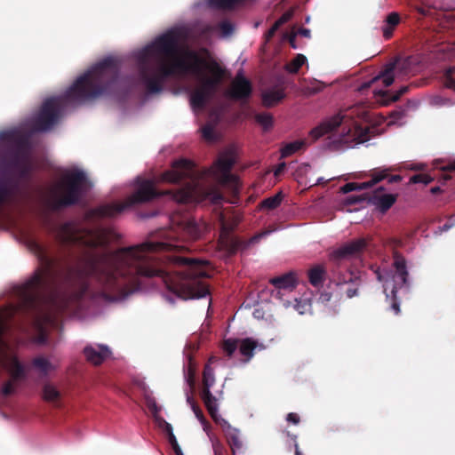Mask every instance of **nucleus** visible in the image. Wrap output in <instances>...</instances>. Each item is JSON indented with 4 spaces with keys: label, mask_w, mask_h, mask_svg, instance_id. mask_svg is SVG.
<instances>
[{
    "label": "nucleus",
    "mask_w": 455,
    "mask_h": 455,
    "mask_svg": "<svg viewBox=\"0 0 455 455\" xmlns=\"http://www.w3.org/2000/svg\"><path fill=\"white\" fill-rule=\"evenodd\" d=\"M131 59L134 65V74L131 76H121V60L108 56L78 76L63 95L46 99L34 119V130H51L59 122L67 104L81 105L105 96L123 99L139 88L142 84V48L134 51Z\"/></svg>",
    "instance_id": "nucleus-1"
},
{
    "label": "nucleus",
    "mask_w": 455,
    "mask_h": 455,
    "mask_svg": "<svg viewBox=\"0 0 455 455\" xmlns=\"http://www.w3.org/2000/svg\"><path fill=\"white\" fill-rule=\"evenodd\" d=\"M78 274L94 279L108 301L124 299L139 291L142 279V243L101 253H88Z\"/></svg>",
    "instance_id": "nucleus-2"
},
{
    "label": "nucleus",
    "mask_w": 455,
    "mask_h": 455,
    "mask_svg": "<svg viewBox=\"0 0 455 455\" xmlns=\"http://www.w3.org/2000/svg\"><path fill=\"white\" fill-rule=\"evenodd\" d=\"M235 164V152L228 148L221 152L212 165L196 174L195 164L185 158L176 160L173 170L164 174V179L171 183H180L188 179L184 187L179 189V196L172 199H225L219 187L222 186L236 196L240 189L238 177L231 173Z\"/></svg>",
    "instance_id": "nucleus-3"
},
{
    "label": "nucleus",
    "mask_w": 455,
    "mask_h": 455,
    "mask_svg": "<svg viewBox=\"0 0 455 455\" xmlns=\"http://www.w3.org/2000/svg\"><path fill=\"white\" fill-rule=\"evenodd\" d=\"M40 265L21 288V305L25 311L39 315L52 302L61 284L69 283L74 274L70 267H61L45 254Z\"/></svg>",
    "instance_id": "nucleus-4"
},
{
    "label": "nucleus",
    "mask_w": 455,
    "mask_h": 455,
    "mask_svg": "<svg viewBox=\"0 0 455 455\" xmlns=\"http://www.w3.org/2000/svg\"><path fill=\"white\" fill-rule=\"evenodd\" d=\"M124 204H104L97 208L90 209L84 213V222L92 223L88 227L76 221L70 220L61 224L57 229V238L63 244H77L87 248L95 249L101 247L106 249L113 238V232L100 225L94 223L105 217H114L121 213L124 209L134 206L142 201H124Z\"/></svg>",
    "instance_id": "nucleus-5"
},
{
    "label": "nucleus",
    "mask_w": 455,
    "mask_h": 455,
    "mask_svg": "<svg viewBox=\"0 0 455 455\" xmlns=\"http://www.w3.org/2000/svg\"><path fill=\"white\" fill-rule=\"evenodd\" d=\"M182 56L188 60L176 61L163 68L164 76H181L191 74L201 81V85L190 96V104L194 110H202L215 94L224 75L221 66L215 60L202 57L197 52L182 49Z\"/></svg>",
    "instance_id": "nucleus-6"
},
{
    "label": "nucleus",
    "mask_w": 455,
    "mask_h": 455,
    "mask_svg": "<svg viewBox=\"0 0 455 455\" xmlns=\"http://www.w3.org/2000/svg\"><path fill=\"white\" fill-rule=\"evenodd\" d=\"M180 34L176 29H172L158 36L154 42V48L159 56L157 74L149 77L146 70V57L148 48L144 47V101L148 94L160 92L163 90L164 82L172 76H164L163 68L165 65H172L176 61L182 60V50L180 47Z\"/></svg>",
    "instance_id": "nucleus-7"
},
{
    "label": "nucleus",
    "mask_w": 455,
    "mask_h": 455,
    "mask_svg": "<svg viewBox=\"0 0 455 455\" xmlns=\"http://www.w3.org/2000/svg\"><path fill=\"white\" fill-rule=\"evenodd\" d=\"M395 167H378L371 171V180L364 182H348L339 188L341 194L353 191H365L360 195L350 196L346 199H397L392 186L402 181L399 174H392Z\"/></svg>",
    "instance_id": "nucleus-8"
},
{
    "label": "nucleus",
    "mask_w": 455,
    "mask_h": 455,
    "mask_svg": "<svg viewBox=\"0 0 455 455\" xmlns=\"http://www.w3.org/2000/svg\"><path fill=\"white\" fill-rule=\"evenodd\" d=\"M207 274L198 263H191L185 274H170L162 270H151L144 266V276H159L166 288L183 299L204 297L208 290L197 280Z\"/></svg>",
    "instance_id": "nucleus-9"
},
{
    "label": "nucleus",
    "mask_w": 455,
    "mask_h": 455,
    "mask_svg": "<svg viewBox=\"0 0 455 455\" xmlns=\"http://www.w3.org/2000/svg\"><path fill=\"white\" fill-rule=\"evenodd\" d=\"M94 183L81 168L70 167L61 171L51 184V199H84L91 196Z\"/></svg>",
    "instance_id": "nucleus-10"
},
{
    "label": "nucleus",
    "mask_w": 455,
    "mask_h": 455,
    "mask_svg": "<svg viewBox=\"0 0 455 455\" xmlns=\"http://www.w3.org/2000/svg\"><path fill=\"white\" fill-rule=\"evenodd\" d=\"M359 118L366 120L368 117V112L362 105H355L344 111V113H339L327 120L321 123L318 126L315 127L310 131V137L315 141L322 136L332 132L334 129L339 127L346 119Z\"/></svg>",
    "instance_id": "nucleus-11"
},
{
    "label": "nucleus",
    "mask_w": 455,
    "mask_h": 455,
    "mask_svg": "<svg viewBox=\"0 0 455 455\" xmlns=\"http://www.w3.org/2000/svg\"><path fill=\"white\" fill-rule=\"evenodd\" d=\"M238 216L233 218L230 221L225 215H221L220 223L221 230L219 238V250L223 251L226 255L235 253L240 246V243L231 235V231L235 225L239 222Z\"/></svg>",
    "instance_id": "nucleus-12"
},
{
    "label": "nucleus",
    "mask_w": 455,
    "mask_h": 455,
    "mask_svg": "<svg viewBox=\"0 0 455 455\" xmlns=\"http://www.w3.org/2000/svg\"><path fill=\"white\" fill-rule=\"evenodd\" d=\"M0 140L16 142V149L12 153L9 165L13 169H18L28 161V142L25 139L18 136L15 131H5L0 133Z\"/></svg>",
    "instance_id": "nucleus-13"
},
{
    "label": "nucleus",
    "mask_w": 455,
    "mask_h": 455,
    "mask_svg": "<svg viewBox=\"0 0 455 455\" xmlns=\"http://www.w3.org/2000/svg\"><path fill=\"white\" fill-rule=\"evenodd\" d=\"M394 266L395 268V274H387L384 276L379 275V279L383 280L385 291L390 288L392 295L395 297L397 288L406 283L408 272L405 261L402 258H395Z\"/></svg>",
    "instance_id": "nucleus-14"
},
{
    "label": "nucleus",
    "mask_w": 455,
    "mask_h": 455,
    "mask_svg": "<svg viewBox=\"0 0 455 455\" xmlns=\"http://www.w3.org/2000/svg\"><path fill=\"white\" fill-rule=\"evenodd\" d=\"M37 216L42 223L50 226L55 213L75 204L78 201H39Z\"/></svg>",
    "instance_id": "nucleus-15"
},
{
    "label": "nucleus",
    "mask_w": 455,
    "mask_h": 455,
    "mask_svg": "<svg viewBox=\"0 0 455 455\" xmlns=\"http://www.w3.org/2000/svg\"><path fill=\"white\" fill-rule=\"evenodd\" d=\"M252 92L251 82L242 74H237L232 81L230 88L227 91L226 95L234 100H247Z\"/></svg>",
    "instance_id": "nucleus-16"
},
{
    "label": "nucleus",
    "mask_w": 455,
    "mask_h": 455,
    "mask_svg": "<svg viewBox=\"0 0 455 455\" xmlns=\"http://www.w3.org/2000/svg\"><path fill=\"white\" fill-rule=\"evenodd\" d=\"M366 246V240L359 238L349 243H347L340 247L334 249L330 253L331 260H340L348 259L360 253Z\"/></svg>",
    "instance_id": "nucleus-17"
},
{
    "label": "nucleus",
    "mask_w": 455,
    "mask_h": 455,
    "mask_svg": "<svg viewBox=\"0 0 455 455\" xmlns=\"http://www.w3.org/2000/svg\"><path fill=\"white\" fill-rule=\"evenodd\" d=\"M146 403L149 410L152 411V414L158 426L163 427L168 433L169 441L172 443L173 449L176 451V452H179L180 449L178 445L177 439L172 432V426L168 422H166L162 417L159 416L161 408L157 406L156 401L153 398H147Z\"/></svg>",
    "instance_id": "nucleus-18"
},
{
    "label": "nucleus",
    "mask_w": 455,
    "mask_h": 455,
    "mask_svg": "<svg viewBox=\"0 0 455 455\" xmlns=\"http://www.w3.org/2000/svg\"><path fill=\"white\" fill-rule=\"evenodd\" d=\"M84 354L90 363L95 365H100L106 358L109 356L110 351L107 347L103 346H101L99 349H96L92 347H86L84 349Z\"/></svg>",
    "instance_id": "nucleus-19"
},
{
    "label": "nucleus",
    "mask_w": 455,
    "mask_h": 455,
    "mask_svg": "<svg viewBox=\"0 0 455 455\" xmlns=\"http://www.w3.org/2000/svg\"><path fill=\"white\" fill-rule=\"evenodd\" d=\"M409 91V86H402L398 91L393 92L391 91H379L376 92L378 101L383 105L387 106L392 102L397 101L403 94Z\"/></svg>",
    "instance_id": "nucleus-20"
},
{
    "label": "nucleus",
    "mask_w": 455,
    "mask_h": 455,
    "mask_svg": "<svg viewBox=\"0 0 455 455\" xmlns=\"http://www.w3.org/2000/svg\"><path fill=\"white\" fill-rule=\"evenodd\" d=\"M270 282L277 288L276 296L278 297L281 295L282 290L291 291L295 286V277L292 274L273 278Z\"/></svg>",
    "instance_id": "nucleus-21"
},
{
    "label": "nucleus",
    "mask_w": 455,
    "mask_h": 455,
    "mask_svg": "<svg viewBox=\"0 0 455 455\" xmlns=\"http://www.w3.org/2000/svg\"><path fill=\"white\" fill-rule=\"evenodd\" d=\"M439 169L444 172L443 176L439 179L438 186L431 188L430 191L432 194H436L439 191L443 190L442 188L447 184L448 181L451 180V175L449 174L451 172H455V159L451 161L445 165L439 166Z\"/></svg>",
    "instance_id": "nucleus-22"
},
{
    "label": "nucleus",
    "mask_w": 455,
    "mask_h": 455,
    "mask_svg": "<svg viewBox=\"0 0 455 455\" xmlns=\"http://www.w3.org/2000/svg\"><path fill=\"white\" fill-rule=\"evenodd\" d=\"M284 98V92L282 89H271L262 93L263 105L270 108L277 104Z\"/></svg>",
    "instance_id": "nucleus-23"
},
{
    "label": "nucleus",
    "mask_w": 455,
    "mask_h": 455,
    "mask_svg": "<svg viewBox=\"0 0 455 455\" xmlns=\"http://www.w3.org/2000/svg\"><path fill=\"white\" fill-rule=\"evenodd\" d=\"M398 65V60L393 63H388L387 65H386L384 70H382L380 74L377 77H375L371 83H372L374 80L381 79L383 84L386 87L390 86L395 80L394 71L395 70Z\"/></svg>",
    "instance_id": "nucleus-24"
},
{
    "label": "nucleus",
    "mask_w": 455,
    "mask_h": 455,
    "mask_svg": "<svg viewBox=\"0 0 455 455\" xmlns=\"http://www.w3.org/2000/svg\"><path fill=\"white\" fill-rule=\"evenodd\" d=\"M258 346V342L251 338L239 339V351L242 355L245 356L246 362L253 356V351Z\"/></svg>",
    "instance_id": "nucleus-25"
},
{
    "label": "nucleus",
    "mask_w": 455,
    "mask_h": 455,
    "mask_svg": "<svg viewBox=\"0 0 455 455\" xmlns=\"http://www.w3.org/2000/svg\"><path fill=\"white\" fill-rule=\"evenodd\" d=\"M386 25L382 28L383 36L386 39L391 38L394 29L400 23V15L397 12H391L386 18Z\"/></svg>",
    "instance_id": "nucleus-26"
},
{
    "label": "nucleus",
    "mask_w": 455,
    "mask_h": 455,
    "mask_svg": "<svg viewBox=\"0 0 455 455\" xmlns=\"http://www.w3.org/2000/svg\"><path fill=\"white\" fill-rule=\"evenodd\" d=\"M325 275V269L323 266H315L308 271L309 282L315 287H319L323 284Z\"/></svg>",
    "instance_id": "nucleus-27"
},
{
    "label": "nucleus",
    "mask_w": 455,
    "mask_h": 455,
    "mask_svg": "<svg viewBox=\"0 0 455 455\" xmlns=\"http://www.w3.org/2000/svg\"><path fill=\"white\" fill-rule=\"evenodd\" d=\"M305 144L306 142L304 140H295L285 144L281 149V156L288 157L293 155L294 153L300 150L305 146Z\"/></svg>",
    "instance_id": "nucleus-28"
},
{
    "label": "nucleus",
    "mask_w": 455,
    "mask_h": 455,
    "mask_svg": "<svg viewBox=\"0 0 455 455\" xmlns=\"http://www.w3.org/2000/svg\"><path fill=\"white\" fill-rule=\"evenodd\" d=\"M60 397V391L52 384H45L43 387V398L46 402L54 403Z\"/></svg>",
    "instance_id": "nucleus-29"
},
{
    "label": "nucleus",
    "mask_w": 455,
    "mask_h": 455,
    "mask_svg": "<svg viewBox=\"0 0 455 455\" xmlns=\"http://www.w3.org/2000/svg\"><path fill=\"white\" fill-rule=\"evenodd\" d=\"M244 1L245 0H209V4L217 9L231 10Z\"/></svg>",
    "instance_id": "nucleus-30"
},
{
    "label": "nucleus",
    "mask_w": 455,
    "mask_h": 455,
    "mask_svg": "<svg viewBox=\"0 0 455 455\" xmlns=\"http://www.w3.org/2000/svg\"><path fill=\"white\" fill-rule=\"evenodd\" d=\"M33 366L36 368L41 373L46 375L51 370L53 369L52 363L44 357L38 356L34 358Z\"/></svg>",
    "instance_id": "nucleus-31"
},
{
    "label": "nucleus",
    "mask_w": 455,
    "mask_h": 455,
    "mask_svg": "<svg viewBox=\"0 0 455 455\" xmlns=\"http://www.w3.org/2000/svg\"><path fill=\"white\" fill-rule=\"evenodd\" d=\"M203 399L204 401L205 406L208 409L209 413L215 420H217L218 409L214 396L212 395L211 392L207 391L206 394H203Z\"/></svg>",
    "instance_id": "nucleus-32"
},
{
    "label": "nucleus",
    "mask_w": 455,
    "mask_h": 455,
    "mask_svg": "<svg viewBox=\"0 0 455 455\" xmlns=\"http://www.w3.org/2000/svg\"><path fill=\"white\" fill-rule=\"evenodd\" d=\"M184 231L188 233V235L192 238H197L199 235V228L196 224L194 220L186 218L183 220L182 223H180Z\"/></svg>",
    "instance_id": "nucleus-33"
},
{
    "label": "nucleus",
    "mask_w": 455,
    "mask_h": 455,
    "mask_svg": "<svg viewBox=\"0 0 455 455\" xmlns=\"http://www.w3.org/2000/svg\"><path fill=\"white\" fill-rule=\"evenodd\" d=\"M306 61L307 58L303 54H297L296 57L287 64L286 69L291 74H296Z\"/></svg>",
    "instance_id": "nucleus-34"
},
{
    "label": "nucleus",
    "mask_w": 455,
    "mask_h": 455,
    "mask_svg": "<svg viewBox=\"0 0 455 455\" xmlns=\"http://www.w3.org/2000/svg\"><path fill=\"white\" fill-rule=\"evenodd\" d=\"M215 377L213 373V370L210 366H206L204 372V392L203 394H206L207 391H210V388L214 385Z\"/></svg>",
    "instance_id": "nucleus-35"
},
{
    "label": "nucleus",
    "mask_w": 455,
    "mask_h": 455,
    "mask_svg": "<svg viewBox=\"0 0 455 455\" xmlns=\"http://www.w3.org/2000/svg\"><path fill=\"white\" fill-rule=\"evenodd\" d=\"M443 84L448 89L455 92V67L448 68L443 75Z\"/></svg>",
    "instance_id": "nucleus-36"
},
{
    "label": "nucleus",
    "mask_w": 455,
    "mask_h": 455,
    "mask_svg": "<svg viewBox=\"0 0 455 455\" xmlns=\"http://www.w3.org/2000/svg\"><path fill=\"white\" fill-rule=\"evenodd\" d=\"M255 120L264 130H268L273 126V116L269 113H259L255 116Z\"/></svg>",
    "instance_id": "nucleus-37"
},
{
    "label": "nucleus",
    "mask_w": 455,
    "mask_h": 455,
    "mask_svg": "<svg viewBox=\"0 0 455 455\" xmlns=\"http://www.w3.org/2000/svg\"><path fill=\"white\" fill-rule=\"evenodd\" d=\"M144 199H154V196H160V195H165L168 194V191L165 192H157L156 191L153 187L152 183L149 180H147L144 178Z\"/></svg>",
    "instance_id": "nucleus-38"
},
{
    "label": "nucleus",
    "mask_w": 455,
    "mask_h": 455,
    "mask_svg": "<svg viewBox=\"0 0 455 455\" xmlns=\"http://www.w3.org/2000/svg\"><path fill=\"white\" fill-rule=\"evenodd\" d=\"M200 132L202 133L203 139L205 140L206 141L212 142L216 140L214 125H212V124H204L200 129Z\"/></svg>",
    "instance_id": "nucleus-39"
},
{
    "label": "nucleus",
    "mask_w": 455,
    "mask_h": 455,
    "mask_svg": "<svg viewBox=\"0 0 455 455\" xmlns=\"http://www.w3.org/2000/svg\"><path fill=\"white\" fill-rule=\"evenodd\" d=\"M394 201H367L374 210L383 214L391 208Z\"/></svg>",
    "instance_id": "nucleus-40"
},
{
    "label": "nucleus",
    "mask_w": 455,
    "mask_h": 455,
    "mask_svg": "<svg viewBox=\"0 0 455 455\" xmlns=\"http://www.w3.org/2000/svg\"><path fill=\"white\" fill-rule=\"evenodd\" d=\"M433 179L427 173H417L410 177L409 183L411 184H429Z\"/></svg>",
    "instance_id": "nucleus-41"
},
{
    "label": "nucleus",
    "mask_w": 455,
    "mask_h": 455,
    "mask_svg": "<svg viewBox=\"0 0 455 455\" xmlns=\"http://www.w3.org/2000/svg\"><path fill=\"white\" fill-rule=\"evenodd\" d=\"M239 347V339H226L223 342V350L228 355L232 356L236 348Z\"/></svg>",
    "instance_id": "nucleus-42"
},
{
    "label": "nucleus",
    "mask_w": 455,
    "mask_h": 455,
    "mask_svg": "<svg viewBox=\"0 0 455 455\" xmlns=\"http://www.w3.org/2000/svg\"><path fill=\"white\" fill-rule=\"evenodd\" d=\"M124 199H142V176H137L135 180L134 193L132 196L125 197Z\"/></svg>",
    "instance_id": "nucleus-43"
},
{
    "label": "nucleus",
    "mask_w": 455,
    "mask_h": 455,
    "mask_svg": "<svg viewBox=\"0 0 455 455\" xmlns=\"http://www.w3.org/2000/svg\"><path fill=\"white\" fill-rule=\"evenodd\" d=\"M11 201H0V223L10 220L11 212L7 203Z\"/></svg>",
    "instance_id": "nucleus-44"
},
{
    "label": "nucleus",
    "mask_w": 455,
    "mask_h": 455,
    "mask_svg": "<svg viewBox=\"0 0 455 455\" xmlns=\"http://www.w3.org/2000/svg\"><path fill=\"white\" fill-rule=\"evenodd\" d=\"M218 28L223 36H229L234 30L233 24L228 20L220 21L218 25Z\"/></svg>",
    "instance_id": "nucleus-45"
},
{
    "label": "nucleus",
    "mask_w": 455,
    "mask_h": 455,
    "mask_svg": "<svg viewBox=\"0 0 455 455\" xmlns=\"http://www.w3.org/2000/svg\"><path fill=\"white\" fill-rule=\"evenodd\" d=\"M15 170L19 172L21 178L28 176L31 171L29 161H28L26 164H22L20 167Z\"/></svg>",
    "instance_id": "nucleus-46"
},
{
    "label": "nucleus",
    "mask_w": 455,
    "mask_h": 455,
    "mask_svg": "<svg viewBox=\"0 0 455 455\" xmlns=\"http://www.w3.org/2000/svg\"><path fill=\"white\" fill-rule=\"evenodd\" d=\"M280 201H262L260 209L273 210L279 206Z\"/></svg>",
    "instance_id": "nucleus-47"
},
{
    "label": "nucleus",
    "mask_w": 455,
    "mask_h": 455,
    "mask_svg": "<svg viewBox=\"0 0 455 455\" xmlns=\"http://www.w3.org/2000/svg\"><path fill=\"white\" fill-rule=\"evenodd\" d=\"M294 307L296 308V310L299 313V314H304L306 313L307 311H308L310 309V305L305 301V302H297L295 305H294Z\"/></svg>",
    "instance_id": "nucleus-48"
},
{
    "label": "nucleus",
    "mask_w": 455,
    "mask_h": 455,
    "mask_svg": "<svg viewBox=\"0 0 455 455\" xmlns=\"http://www.w3.org/2000/svg\"><path fill=\"white\" fill-rule=\"evenodd\" d=\"M192 410H193L196 417L201 421V423L204 424L205 419H204V414H203L202 411L199 409V407L197 405H193Z\"/></svg>",
    "instance_id": "nucleus-49"
},
{
    "label": "nucleus",
    "mask_w": 455,
    "mask_h": 455,
    "mask_svg": "<svg viewBox=\"0 0 455 455\" xmlns=\"http://www.w3.org/2000/svg\"><path fill=\"white\" fill-rule=\"evenodd\" d=\"M332 280L334 283H336V284H341V283H347V282L351 281L352 278L351 277L347 278V277L341 276L339 275L338 276H336V274L334 273L333 276H332Z\"/></svg>",
    "instance_id": "nucleus-50"
},
{
    "label": "nucleus",
    "mask_w": 455,
    "mask_h": 455,
    "mask_svg": "<svg viewBox=\"0 0 455 455\" xmlns=\"http://www.w3.org/2000/svg\"><path fill=\"white\" fill-rule=\"evenodd\" d=\"M187 383L189 386L190 391L193 392L195 388L194 371H188V376L187 378Z\"/></svg>",
    "instance_id": "nucleus-51"
},
{
    "label": "nucleus",
    "mask_w": 455,
    "mask_h": 455,
    "mask_svg": "<svg viewBox=\"0 0 455 455\" xmlns=\"http://www.w3.org/2000/svg\"><path fill=\"white\" fill-rule=\"evenodd\" d=\"M279 28H280V26L276 22H275L273 24V26L267 30V32L266 34V37L267 39L272 38Z\"/></svg>",
    "instance_id": "nucleus-52"
},
{
    "label": "nucleus",
    "mask_w": 455,
    "mask_h": 455,
    "mask_svg": "<svg viewBox=\"0 0 455 455\" xmlns=\"http://www.w3.org/2000/svg\"><path fill=\"white\" fill-rule=\"evenodd\" d=\"M285 169H286V164H285L284 163H281V164H279L275 167V171H274V175H275V177H276V178H277V177H279L281 174H283V172L285 171Z\"/></svg>",
    "instance_id": "nucleus-53"
},
{
    "label": "nucleus",
    "mask_w": 455,
    "mask_h": 455,
    "mask_svg": "<svg viewBox=\"0 0 455 455\" xmlns=\"http://www.w3.org/2000/svg\"><path fill=\"white\" fill-rule=\"evenodd\" d=\"M291 18V13L289 12H285L283 13L275 22L279 25V26H282L283 24H284L285 22H287Z\"/></svg>",
    "instance_id": "nucleus-54"
},
{
    "label": "nucleus",
    "mask_w": 455,
    "mask_h": 455,
    "mask_svg": "<svg viewBox=\"0 0 455 455\" xmlns=\"http://www.w3.org/2000/svg\"><path fill=\"white\" fill-rule=\"evenodd\" d=\"M287 421L292 422L293 424H298L299 421V418L296 413H289L287 415Z\"/></svg>",
    "instance_id": "nucleus-55"
},
{
    "label": "nucleus",
    "mask_w": 455,
    "mask_h": 455,
    "mask_svg": "<svg viewBox=\"0 0 455 455\" xmlns=\"http://www.w3.org/2000/svg\"><path fill=\"white\" fill-rule=\"evenodd\" d=\"M288 41H289V44H290L291 48H293V49L297 48V45H296V34L295 33H292V34H291L289 36Z\"/></svg>",
    "instance_id": "nucleus-56"
},
{
    "label": "nucleus",
    "mask_w": 455,
    "mask_h": 455,
    "mask_svg": "<svg viewBox=\"0 0 455 455\" xmlns=\"http://www.w3.org/2000/svg\"><path fill=\"white\" fill-rule=\"evenodd\" d=\"M7 188L4 184H0V199H8L6 197Z\"/></svg>",
    "instance_id": "nucleus-57"
},
{
    "label": "nucleus",
    "mask_w": 455,
    "mask_h": 455,
    "mask_svg": "<svg viewBox=\"0 0 455 455\" xmlns=\"http://www.w3.org/2000/svg\"><path fill=\"white\" fill-rule=\"evenodd\" d=\"M88 289H89V284L87 283L86 280H84L83 283H82V289H81V291H80V297H82L84 294H85L86 291H88Z\"/></svg>",
    "instance_id": "nucleus-58"
},
{
    "label": "nucleus",
    "mask_w": 455,
    "mask_h": 455,
    "mask_svg": "<svg viewBox=\"0 0 455 455\" xmlns=\"http://www.w3.org/2000/svg\"><path fill=\"white\" fill-rule=\"evenodd\" d=\"M299 34H300L301 36H305V37H309L310 36V30L307 29V28H300L299 30Z\"/></svg>",
    "instance_id": "nucleus-59"
},
{
    "label": "nucleus",
    "mask_w": 455,
    "mask_h": 455,
    "mask_svg": "<svg viewBox=\"0 0 455 455\" xmlns=\"http://www.w3.org/2000/svg\"><path fill=\"white\" fill-rule=\"evenodd\" d=\"M270 232H272L271 230H267V231H264L257 235H255L252 239H251V242L253 241H258L260 237L262 236H265L266 235L269 234Z\"/></svg>",
    "instance_id": "nucleus-60"
},
{
    "label": "nucleus",
    "mask_w": 455,
    "mask_h": 455,
    "mask_svg": "<svg viewBox=\"0 0 455 455\" xmlns=\"http://www.w3.org/2000/svg\"><path fill=\"white\" fill-rule=\"evenodd\" d=\"M187 403L190 405L191 409H193V405H196L193 400L192 395L188 393H187Z\"/></svg>",
    "instance_id": "nucleus-61"
},
{
    "label": "nucleus",
    "mask_w": 455,
    "mask_h": 455,
    "mask_svg": "<svg viewBox=\"0 0 455 455\" xmlns=\"http://www.w3.org/2000/svg\"><path fill=\"white\" fill-rule=\"evenodd\" d=\"M253 315L255 318L259 319V318L263 317V312L260 309H255L253 311Z\"/></svg>",
    "instance_id": "nucleus-62"
},
{
    "label": "nucleus",
    "mask_w": 455,
    "mask_h": 455,
    "mask_svg": "<svg viewBox=\"0 0 455 455\" xmlns=\"http://www.w3.org/2000/svg\"><path fill=\"white\" fill-rule=\"evenodd\" d=\"M267 199H282V194L279 192L272 196L267 197Z\"/></svg>",
    "instance_id": "nucleus-63"
},
{
    "label": "nucleus",
    "mask_w": 455,
    "mask_h": 455,
    "mask_svg": "<svg viewBox=\"0 0 455 455\" xmlns=\"http://www.w3.org/2000/svg\"><path fill=\"white\" fill-rule=\"evenodd\" d=\"M392 307L395 310V314H398L400 312V307H399V305L397 303L395 302L393 304Z\"/></svg>",
    "instance_id": "nucleus-64"
}]
</instances>
